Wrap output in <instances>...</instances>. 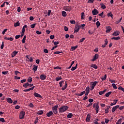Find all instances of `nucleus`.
<instances>
[{"instance_id": "obj_14", "label": "nucleus", "mask_w": 124, "mask_h": 124, "mask_svg": "<svg viewBox=\"0 0 124 124\" xmlns=\"http://www.w3.org/2000/svg\"><path fill=\"white\" fill-rule=\"evenodd\" d=\"M17 54H18V51H14V52H13L12 53V58H14V57L16 56Z\"/></svg>"}, {"instance_id": "obj_44", "label": "nucleus", "mask_w": 124, "mask_h": 124, "mask_svg": "<svg viewBox=\"0 0 124 124\" xmlns=\"http://www.w3.org/2000/svg\"><path fill=\"white\" fill-rule=\"evenodd\" d=\"M112 86L113 89H117V85H116V84L112 83Z\"/></svg>"}, {"instance_id": "obj_1", "label": "nucleus", "mask_w": 124, "mask_h": 124, "mask_svg": "<svg viewBox=\"0 0 124 124\" xmlns=\"http://www.w3.org/2000/svg\"><path fill=\"white\" fill-rule=\"evenodd\" d=\"M67 109H68V107H67V106H63L59 108V113H63V112H65Z\"/></svg>"}, {"instance_id": "obj_19", "label": "nucleus", "mask_w": 124, "mask_h": 124, "mask_svg": "<svg viewBox=\"0 0 124 124\" xmlns=\"http://www.w3.org/2000/svg\"><path fill=\"white\" fill-rule=\"evenodd\" d=\"M77 48H78V46H72L70 50H71V51H74L75 50V49H77Z\"/></svg>"}, {"instance_id": "obj_33", "label": "nucleus", "mask_w": 124, "mask_h": 124, "mask_svg": "<svg viewBox=\"0 0 124 124\" xmlns=\"http://www.w3.org/2000/svg\"><path fill=\"white\" fill-rule=\"evenodd\" d=\"M62 77L59 76L58 77L56 78L55 80H56V81H60V80H62Z\"/></svg>"}, {"instance_id": "obj_50", "label": "nucleus", "mask_w": 124, "mask_h": 124, "mask_svg": "<svg viewBox=\"0 0 124 124\" xmlns=\"http://www.w3.org/2000/svg\"><path fill=\"white\" fill-rule=\"evenodd\" d=\"M51 12H52V11L51 10H48L47 16H50V15L51 14Z\"/></svg>"}, {"instance_id": "obj_30", "label": "nucleus", "mask_w": 124, "mask_h": 124, "mask_svg": "<svg viewBox=\"0 0 124 124\" xmlns=\"http://www.w3.org/2000/svg\"><path fill=\"white\" fill-rule=\"evenodd\" d=\"M62 84H64V81H63V80L59 82V85H60V88H62Z\"/></svg>"}, {"instance_id": "obj_54", "label": "nucleus", "mask_w": 124, "mask_h": 124, "mask_svg": "<svg viewBox=\"0 0 124 124\" xmlns=\"http://www.w3.org/2000/svg\"><path fill=\"white\" fill-rule=\"evenodd\" d=\"M29 61L30 62H32L33 60L32 59V58L30 57L29 59Z\"/></svg>"}, {"instance_id": "obj_62", "label": "nucleus", "mask_w": 124, "mask_h": 124, "mask_svg": "<svg viewBox=\"0 0 124 124\" xmlns=\"http://www.w3.org/2000/svg\"><path fill=\"white\" fill-rule=\"evenodd\" d=\"M58 47V46H55L51 48V51H53L54 49H56Z\"/></svg>"}, {"instance_id": "obj_58", "label": "nucleus", "mask_w": 124, "mask_h": 124, "mask_svg": "<svg viewBox=\"0 0 124 124\" xmlns=\"http://www.w3.org/2000/svg\"><path fill=\"white\" fill-rule=\"evenodd\" d=\"M29 106L31 108H33L34 106H33V104H32V103H31L29 105Z\"/></svg>"}, {"instance_id": "obj_23", "label": "nucleus", "mask_w": 124, "mask_h": 124, "mask_svg": "<svg viewBox=\"0 0 124 124\" xmlns=\"http://www.w3.org/2000/svg\"><path fill=\"white\" fill-rule=\"evenodd\" d=\"M111 27L108 26L107 28V30H106V32H110V31H111Z\"/></svg>"}, {"instance_id": "obj_48", "label": "nucleus", "mask_w": 124, "mask_h": 124, "mask_svg": "<svg viewBox=\"0 0 124 124\" xmlns=\"http://www.w3.org/2000/svg\"><path fill=\"white\" fill-rule=\"evenodd\" d=\"M117 102H118V99L113 100V104L114 105H116L117 104Z\"/></svg>"}, {"instance_id": "obj_6", "label": "nucleus", "mask_w": 124, "mask_h": 124, "mask_svg": "<svg viewBox=\"0 0 124 124\" xmlns=\"http://www.w3.org/2000/svg\"><path fill=\"white\" fill-rule=\"evenodd\" d=\"M80 30V26L79 25H76L74 29V32H78Z\"/></svg>"}, {"instance_id": "obj_26", "label": "nucleus", "mask_w": 124, "mask_h": 124, "mask_svg": "<svg viewBox=\"0 0 124 124\" xmlns=\"http://www.w3.org/2000/svg\"><path fill=\"white\" fill-rule=\"evenodd\" d=\"M112 93V92H109L105 94V96L106 97H109V95Z\"/></svg>"}, {"instance_id": "obj_29", "label": "nucleus", "mask_w": 124, "mask_h": 124, "mask_svg": "<svg viewBox=\"0 0 124 124\" xmlns=\"http://www.w3.org/2000/svg\"><path fill=\"white\" fill-rule=\"evenodd\" d=\"M34 67L32 69V70H33V71H34V72H35V71H36L37 70V67H38V66H36V65H33Z\"/></svg>"}, {"instance_id": "obj_63", "label": "nucleus", "mask_w": 124, "mask_h": 124, "mask_svg": "<svg viewBox=\"0 0 124 124\" xmlns=\"http://www.w3.org/2000/svg\"><path fill=\"white\" fill-rule=\"evenodd\" d=\"M89 102L92 103V102H93V99H89L88 100Z\"/></svg>"}, {"instance_id": "obj_37", "label": "nucleus", "mask_w": 124, "mask_h": 124, "mask_svg": "<svg viewBox=\"0 0 124 124\" xmlns=\"http://www.w3.org/2000/svg\"><path fill=\"white\" fill-rule=\"evenodd\" d=\"M37 114L38 115H42L43 114V110H39Z\"/></svg>"}, {"instance_id": "obj_22", "label": "nucleus", "mask_w": 124, "mask_h": 124, "mask_svg": "<svg viewBox=\"0 0 124 124\" xmlns=\"http://www.w3.org/2000/svg\"><path fill=\"white\" fill-rule=\"evenodd\" d=\"M62 14L63 17H66V16H67V14H66V12L65 11H62Z\"/></svg>"}, {"instance_id": "obj_43", "label": "nucleus", "mask_w": 124, "mask_h": 124, "mask_svg": "<svg viewBox=\"0 0 124 124\" xmlns=\"http://www.w3.org/2000/svg\"><path fill=\"white\" fill-rule=\"evenodd\" d=\"M123 19V17H121L120 19H119L118 20H117L116 22V24H119V23H121V22L122 21V19Z\"/></svg>"}, {"instance_id": "obj_13", "label": "nucleus", "mask_w": 124, "mask_h": 124, "mask_svg": "<svg viewBox=\"0 0 124 124\" xmlns=\"http://www.w3.org/2000/svg\"><path fill=\"white\" fill-rule=\"evenodd\" d=\"M47 117H50L53 115V111H50L46 114Z\"/></svg>"}, {"instance_id": "obj_15", "label": "nucleus", "mask_w": 124, "mask_h": 124, "mask_svg": "<svg viewBox=\"0 0 124 124\" xmlns=\"http://www.w3.org/2000/svg\"><path fill=\"white\" fill-rule=\"evenodd\" d=\"M105 43L104 45H102V47L103 48H105V47H106V45H107V44H108V41L107 40V39H106L105 41Z\"/></svg>"}, {"instance_id": "obj_60", "label": "nucleus", "mask_w": 124, "mask_h": 124, "mask_svg": "<svg viewBox=\"0 0 124 124\" xmlns=\"http://www.w3.org/2000/svg\"><path fill=\"white\" fill-rule=\"evenodd\" d=\"M84 40H85V38H82L80 39V40L79 41V43H81V42H83V41H84Z\"/></svg>"}, {"instance_id": "obj_42", "label": "nucleus", "mask_w": 124, "mask_h": 124, "mask_svg": "<svg viewBox=\"0 0 124 124\" xmlns=\"http://www.w3.org/2000/svg\"><path fill=\"white\" fill-rule=\"evenodd\" d=\"M96 25L97 26V28H99V26H100V22L99 21H97L96 23Z\"/></svg>"}, {"instance_id": "obj_46", "label": "nucleus", "mask_w": 124, "mask_h": 124, "mask_svg": "<svg viewBox=\"0 0 124 124\" xmlns=\"http://www.w3.org/2000/svg\"><path fill=\"white\" fill-rule=\"evenodd\" d=\"M21 74V73H20V72H19L18 71H15V75H18V74Z\"/></svg>"}, {"instance_id": "obj_34", "label": "nucleus", "mask_w": 124, "mask_h": 124, "mask_svg": "<svg viewBox=\"0 0 124 124\" xmlns=\"http://www.w3.org/2000/svg\"><path fill=\"white\" fill-rule=\"evenodd\" d=\"M77 65L78 64H76L75 67H72V68L71 69V70H72V71H74V70H75V69L77 68Z\"/></svg>"}, {"instance_id": "obj_47", "label": "nucleus", "mask_w": 124, "mask_h": 124, "mask_svg": "<svg viewBox=\"0 0 124 124\" xmlns=\"http://www.w3.org/2000/svg\"><path fill=\"white\" fill-rule=\"evenodd\" d=\"M0 122H1L2 123H5V120L3 118H0Z\"/></svg>"}, {"instance_id": "obj_5", "label": "nucleus", "mask_w": 124, "mask_h": 124, "mask_svg": "<svg viewBox=\"0 0 124 124\" xmlns=\"http://www.w3.org/2000/svg\"><path fill=\"white\" fill-rule=\"evenodd\" d=\"M99 57V55L98 54H95L94 56H93V59L91 60L92 62H94V61L97 60L98 59V57Z\"/></svg>"}, {"instance_id": "obj_39", "label": "nucleus", "mask_w": 124, "mask_h": 124, "mask_svg": "<svg viewBox=\"0 0 124 124\" xmlns=\"http://www.w3.org/2000/svg\"><path fill=\"white\" fill-rule=\"evenodd\" d=\"M23 86L24 88H28V86H29V83L26 82L24 84H23Z\"/></svg>"}, {"instance_id": "obj_7", "label": "nucleus", "mask_w": 124, "mask_h": 124, "mask_svg": "<svg viewBox=\"0 0 124 124\" xmlns=\"http://www.w3.org/2000/svg\"><path fill=\"white\" fill-rule=\"evenodd\" d=\"M92 14L93 15H97V14H98V11L94 8L93 10L92 11Z\"/></svg>"}, {"instance_id": "obj_55", "label": "nucleus", "mask_w": 124, "mask_h": 124, "mask_svg": "<svg viewBox=\"0 0 124 124\" xmlns=\"http://www.w3.org/2000/svg\"><path fill=\"white\" fill-rule=\"evenodd\" d=\"M15 27H18V26H20V23L19 22H16L14 25Z\"/></svg>"}, {"instance_id": "obj_45", "label": "nucleus", "mask_w": 124, "mask_h": 124, "mask_svg": "<svg viewBox=\"0 0 124 124\" xmlns=\"http://www.w3.org/2000/svg\"><path fill=\"white\" fill-rule=\"evenodd\" d=\"M35 25H36V24H31V25L30 27L31 29H34V28L35 27Z\"/></svg>"}, {"instance_id": "obj_36", "label": "nucleus", "mask_w": 124, "mask_h": 124, "mask_svg": "<svg viewBox=\"0 0 124 124\" xmlns=\"http://www.w3.org/2000/svg\"><path fill=\"white\" fill-rule=\"evenodd\" d=\"M101 7L102 9H105V8H106V6L103 3L101 4Z\"/></svg>"}, {"instance_id": "obj_49", "label": "nucleus", "mask_w": 124, "mask_h": 124, "mask_svg": "<svg viewBox=\"0 0 124 124\" xmlns=\"http://www.w3.org/2000/svg\"><path fill=\"white\" fill-rule=\"evenodd\" d=\"M37 123H38V117H36L34 121L35 124H37Z\"/></svg>"}, {"instance_id": "obj_27", "label": "nucleus", "mask_w": 124, "mask_h": 124, "mask_svg": "<svg viewBox=\"0 0 124 124\" xmlns=\"http://www.w3.org/2000/svg\"><path fill=\"white\" fill-rule=\"evenodd\" d=\"M108 17H111V18H113V14H112V12H109L107 14Z\"/></svg>"}, {"instance_id": "obj_35", "label": "nucleus", "mask_w": 124, "mask_h": 124, "mask_svg": "<svg viewBox=\"0 0 124 124\" xmlns=\"http://www.w3.org/2000/svg\"><path fill=\"white\" fill-rule=\"evenodd\" d=\"M116 124H122V118L119 119L116 123Z\"/></svg>"}, {"instance_id": "obj_16", "label": "nucleus", "mask_w": 124, "mask_h": 124, "mask_svg": "<svg viewBox=\"0 0 124 124\" xmlns=\"http://www.w3.org/2000/svg\"><path fill=\"white\" fill-rule=\"evenodd\" d=\"M66 88H67V83H66V81H65V85L62 87V90L64 91V90H65V89H66Z\"/></svg>"}, {"instance_id": "obj_10", "label": "nucleus", "mask_w": 124, "mask_h": 124, "mask_svg": "<svg viewBox=\"0 0 124 124\" xmlns=\"http://www.w3.org/2000/svg\"><path fill=\"white\" fill-rule=\"evenodd\" d=\"M120 35V31H115L112 34V35L114 36H118V35Z\"/></svg>"}, {"instance_id": "obj_64", "label": "nucleus", "mask_w": 124, "mask_h": 124, "mask_svg": "<svg viewBox=\"0 0 124 124\" xmlns=\"http://www.w3.org/2000/svg\"><path fill=\"white\" fill-rule=\"evenodd\" d=\"M70 22L71 24H75L76 23L75 20H70Z\"/></svg>"}, {"instance_id": "obj_20", "label": "nucleus", "mask_w": 124, "mask_h": 124, "mask_svg": "<svg viewBox=\"0 0 124 124\" xmlns=\"http://www.w3.org/2000/svg\"><path fill=\"white\" fill-rule=\"evenodd\" d=\"M72 117H73V114L71 113H69L68 115H67V117L68 118V119H71V118H72Z\"/></svg>"}, {"instance_id": "obj_61", "label": "nucleus", "mask_w": 124, "mask_h": 124, "mask_svg": "<svg viewBox=\"0 0 124 124\" xmlns=\"http://www.w3.org/2000/svg\"><path fill=\"white\" fill-rule=\"evenodd\" d=\"M44 52L46 54H48V49H44Z\"/></svg>"}, {"instance_id": "obj_11", "label": "nucleus", "mask_w": 124, "mask_h": 124, "mask_svg": "<svg viewBox=\"0 0 124 124\" xmlns=\"http://www.w3.org/2000/svg\"><path fill=\"white\" fill-rule=\"evenodd\" d=\"M40 79L41 80H45L46 79V75L44 74L41 75Z\"/></svg>"}, {"instance_id": "obj_57", "label": "nucleus", "mask_w": 124, "mask_h": 124, "mask_svg": "<svg viewBox=\"0 0 124 124\" xmlns=\"http://www.w3.org/2000/svg\"><path fill=\"white\" fill-rule=\"evenodd\" d=\"M116 110V109L114 108V107H113L112 108L111 111L112 112V113H114V112H115Z\"/></svg>"}, {"instance_id": "obj_9", "label": "nucleus", "mask_w": 124, "mask_h": 124, "mask_svg": "<svg viewBox=\"0 0 124 124\" xmlns=\"http://www.w3.org/2000/svg\"><path fill=\"white\" fill-rule=\"evenodd\" d=\"M91 121V115L90 114H87V116L86 117V122L87 123H89Z\"/></svg>"}, {"instance_id": "obj_41", "label": "nucleus", "mask_w": 124, "mask_h": 124, "mask_svg": "<svg viewBox=\"0 0 124 124\" xmlns=\"http://www.w3.org/2000/svg\"><path fill=\"white\" fill-rule=\"evenodd\" d=\"M106 78H107V75H105L103 78H102V81H104V80H106Z\"/></svg>"}, {"instance_id": "obj_32", "label": "nucleus", "mask_w": 124, "mask_h": 124, "mask_svg": "<svg viewBox=\"0 0 124 124\" xmlns=\"http://www.w3.org/2000/svg\"><path fill=\"white\" fill-rule=\"evenodd\" d=\"M27 81L29 83H31V82H32V78L30 77L28 79Z\"/></svg>"}, {"instance_id": "obj_52", "label": "nucleus", "mask_w": 124, "mask_h": 124, "mask_svg": "<svg viewBox=\"0 0 124 124\" xmlns=\"http://www.w3.org/2000/svg\"><path fill=\"white\" fill-rule=\"evenodd\" d=\"M103 14H104V12H102L101 14L98 15V16H100L102 18H103Z\"/></svg>"}, {"instance_id": "obj_18", "label": "nucleus", "mask_w": 124, "mask_h": 124, "mask_svg": "<svg viewBox=\"0 0 124 124\" xmlns=\"http://www.w3.org/2000/svg\"><path fill=\"white\" fill-rule=\"evenodd\" d=\"M4 39L5 40H10V41H13V38H12V37H10V38H7V37H4Z\"/></svg>"}, {"instance_id": "obj_25", "label": "nucleus", "mask_w": 124, "mask_h": 124, "mask_svg": "<svg viewBox=\"0 0 124 124\" xmlns=\"http://www.w3.org/2000/svg\"><path fill=\"white\" fill-rule=\"evenodd\" d=\"M105 93H106V90H105L103 91H101L99 92V94L100 95H102V94H104Z\"/></svg>"}, {"instance_id": "obj_31", "label": "nucleus", "mask_w": 124, "mask_h": 124, "mask_svg": "<svg viewBox=\"0 0 124 124\" xmlns=\"http://www.w3.org/2000/svg\"><path fill=\"white\" fill-rule=\"evenodd\" d=\"M99 108V106L98 105H96L95 110L96 113H98V109Z\"/></svg>"}, {"instance_id": "obj_24", "label": "nucleus", "mask_w": 124, "mask_h": 124, "mask_svg": "<svg viewBox=\"0 0 124 124\" xmlns=\"http://www.w3.org/2000/svg\"><path fill=\"white\" fill-rule=\"evenodd\" d=\"M7 101L8 102V103H13V101H12V99L10 98H7Z\"/></svg>"}, {"instance_id": "obj_2", "label": "nucleus", "mask_w": 124, "mask_h": 124, "mask_svg": "<svg viewBox=\"0 0 124 124\" xmlns=\"http://www.w3.org/2000/svg\"><path fill=\"white\" fill-rule=\"evenodd\" d=\"M25 115H26L25 111H21L19 113V119L22 120V119H24L25 118Z\"/></svg>"}, {"instance_id": "obj_51", "label": "nucleus", "mask_w": 124, "mask_h": 124, "mask_svg": "<svg viewBox=\"0 0 124 124\" xmlns=\"http://www.w3.org/2000/svg\"><path fill=\"white\" fill-rule=\"evenodd\" d=\"M3 47H4V43L3 42H2V45L0 46L1 49H3Z\"/></svg>"}, {"instance_id": "obj_4", "label": "nucleus", "mask_w": 124, "mask_h": 124, "mask_svg": "<svg viewBox=\"0 0 124 124\" xmlns=\"http://www.w3.org/2000/svg\"><path fill=\"white\" fill-rule=\"evenodd\" d=\"M63 9L65 10V11H68L69 12H70V11H71V6H64Z\"/></svg>"}, {"instance_id": "obj_56", "label": "nucleus", "mask_w": 124, "mask_h": 124, "mask_svg": "<svg viewBox=\"0 0 124 124\" xmlns=\"http://www.w3.org/2000/svg\"><path fill=\"white\" fill-rule=\"evenodd\" d=\"M21 36V35H17L15 36L16 39H18V38H20V37Z\"/></svg>"}, {"instance_id": "obj_53", "label": "nucleus", "mask_w": 124, "mask_h": 124, "mask_svg": "<svg viewBox=\"0 0 124 124\" xmlns=\"http://www.w3.org/2000/svg\"><path fill=\"white\" fill-rule=\"evenodd\" d=\"M7 31V29H4L2 32V34H4Z\"/></svg>"}, {"instance_id": "obj_17", "label": "nucleus", "mask_w": 124, "mask_h": 124, "mask_svg": "<svg viewBox=\"0 0 124 124\" xmlns=\"http://www.w3.org/2000/svg\"><path fill=\"white\" fill-rule=\"evenodd\" d=\"M119 39H121V37L118 36V37H113L111 38V40H119Z\"/></svg>"}, {"instance_id": "obj_3", "label": "nucleus", "mask_w": 124, "mask_h": 124, "mask_svg": "<svg viewBox=\"0 0 124 124\" xmlns=\"http://www.w3.org/2000/svg\"><path fill=\"white\" fill-rule=\"evenodd\" d=\"M58 108H59V106L56 105L52 108V111L54 114H58Z\"/></svg>"}, {"instance_id": "obj_8", "label": "nucleus", "mask_w": 124, "mask_h": 124, "mask_svg": "<svg viewBox=\"0 0 124 124\" xmlns=\"http://www.w3.org/2000/svg\"><path fill=\"white\" fill-rule=\"evenodd\" d=\"M33 95L35 96V97H39V98H42V96L40 95V94H38V93H33Z\"/></svg>"}, {"instance_id": "obj_40", "label": "nucleus", "mask_w": 124, "mask_h": 124, "mask_svg": "<svg viewBox=\"0 0 124 124\" xmlns=\"http://www.w3.org/2000/svg\"><path fill=\"white\" fill-rule=\"evenodd\" d=\"M73 64H74V61L72 62L70 66L67 68L68 69H70V68H71V67H72V65H73Z\"/></svg>"}, {"instance_id": "obj_12", "label": "nucleus", "mask_w": 124, "mask_h": 124, "mask_svg": "<svg viewBox=\"0 0 124 124\" xmlns=\"http://www.w3.org/2000/svg\"><path fill=\"white\" fill-rule=\"evenodd\" d=\"M86 93V91L81 92L80 93H77L76 94V95H78V96H82V95H83V94H85Z\"/></svg>"}, {"instance_id": "obj_59", "label": "nucleus", "mask_w": 124, "mask_h": 124, "mask_svg": "<svg viewBox=\"0 0 124 124\" xmlns=\"http://www.w3.org/2000/svg\"><path fill=\"white\" fill-rule=\"evenodd\" d=\"M84 16H85V13H81V19H84Z\"/></svg>"}, {"instance_id": "obj_21", "label": "nucleus", "mask_w": 124, "mask_h": 124, "mask_svg": "<svg viewBox=\"0 0 124 124\" xmlns=\"http://www.w3.org/2000/svg\"><path fill=\"white\" fill-rule=\"evenodd\" d=\"M91 67H93V68H94V69H97V66L95 64H92L91 65Z\"/></svg>"}, {"instance_id": "obj_28", "label": "nucleus", "mask_w": 124, "mask_h": 124, "mask_svg": "<svg viewBox=\"0 0 124 124\" xmlns=\"http://www.w3.org/2000/svg\"><path fill=\"white\" fill-rule=\"evenodd\" d=\"M97 84V81H94L92 82V86L94 87L95 86H96Z\"/></svg>"}, {"instance_id": "obj_38", "label": "nucleus", "mask_w": 124, "mask_h": 124, "mask_svg": "<svg viewBox=\"0 0 124 124\" xmlns=\"http://www.w3.org/2000/svg\"><path fill=\"white\" fill-rule=\"evenodd\" d=\"M85 92L86 93H90V87L88 86L86 88Z\"/></svg>"}]
</instances>
